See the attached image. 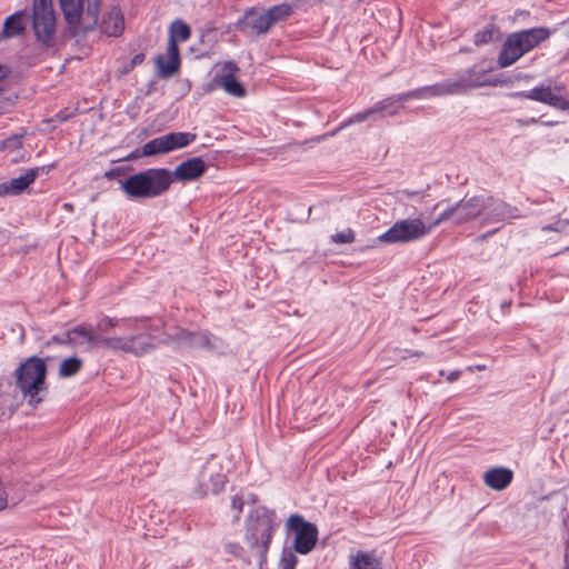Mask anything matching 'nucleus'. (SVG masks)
<instances>
[{"label":"nucleus","mask_w":569,"mask_h":569,"mask_svg":"<svg viewBox=\"0 0 569 569\" xmlns=\"http://www.w3.org/2000/svg\"><path fill=\"white\" fill-rule=\"evenodd\" d=\"M59 4L74 32H88L98 26L101 0H59Z\"/></svg>","instance_id":"6"},{"label":"nucleus","mask_w":569,"mask_h":569,"mask_svg":"<svg viewBox=\"0 0 569 569\" xmlns=\"http://www.w3.org/2000/svg\"><path fill=\"white\" fill-rule=\"evenodd\" d=\"M350 569H381V562L373 553L359 551L351 558Z\"/></svg>","instance_id":"26"},{"label":"nucleus","mask_w":569,"mask_h":569,"mask_svg":"<svg viewBox=\"0 0 569 569\" xmlns=\"http://www.w3.org/2000/svg\"><path fill=\"white\" fill-rule=\"evenodd\" d=\"M399 102H401V100H398V96L390 97L382 101L377 102L372 107V109H373L375 114L382 113V114H387V116H393V114L398 113L399 109L401 108Z\"/></svg>","instance_id":"27"},{"label":"nucleus","mask_w":569,"mask_h":569,"mask_svg":"<svg viewBox=\"0 0 569 569\" xmlns=\"http://www.w3.org/2000/svg\"><path fill=\"white\" fill-rule=\"evenodd\" d=\"M196 139V134L188 132H170L158 138H154L142 147L143 156H158L166 154L176 149H181L188 146Z\"/></svg>","instance_id":"13"},{"label":"nucleus","mask_w":569,"mask_h":569,"mask_svg":"<svg viewBox=\"0 0 569 569\" xmlns=\"http://www.w3.org/2000/svg\"><path fill=\"white\" fill-rule=\"evenodd\" d=\"M171 172L168 169H147L129 176L121 182L124 193L132 199L156 198L171 186Z\"/></svg>","instance_id":"2"},{"label":"nucleus","mask_w":569,"mask_h":569,"mask_svg":"<svg viewBox=\"0 0 569 569\" xmlns=\"http://www.w3.org/2000/svg\"><path fill=\"white\" fill-rule=\"evenodd\" d=\"M40 171H44V168H32L27 170L23 174L18 178H13L8 182L0 184V194L18 196L29 188L39 176Z\"/></svg>","instance_id":"18"},{"label":"nucleus","mask_w":569,"mask_h":569,"mask_svg":"<svg viewBox=\"0 0 569 569\" xmlns=\"http://www.w3.org/2000/svg\"><path fill=\"white\" fill-rule=\"evenodd\" d=\"M512 477V471L507 468H492L485 473V483L495 490H502L510 485Z\"/></svg>","instance_id":"24"},{"label":"nucleus","mask_w":569,"mask_h":569,"mask_svg":"<svg viewBox=\"0 0 569 569\" xmlns=\"http://www.w3.org/2000/svg\"><path fill=\"white\" fill-rule=\"evenodd\" d=\"M144 60V54L143 53H137L132 59L131 61L129 62V64L123 69L122 73H128L129 71H131L138 64H141Z\"/></svg>","instance_id":"39"},{"label":"nucleus","mask_w":569,"mask_h":569,"mask_svg":"<svg viewBox=\"0 0 569 569\" xmlns=\"http://www.w3.org/2000/svg\"><path fill=\"white\" fill-rule=\"evenodd\" d=\"M541 123H542L543 126H547V127H552V126L557 124V122H555V121H543V122H541Z\"/></svg>","instance_id":"47"},{"label":"nucleus","mask_w":569,"mask_h":569,"mask_svg":"<svg viewBox=\"0 0 569 569\" xmlns=\"http://www.w3.org/2000/svg\"><path fill=\"white\" fill-rule=\"evenodd\" d=\"M562 86H556L553 89L549 86H537L528 92H518L516 96L538 101L559 110L569 111V100L556 93L557 91H562Z\"/></svg>","instance_id":"14"},{"label":"nucleus","mask_w":569,"mask_h":569,"mask_svg":"<svg viewBox=\"0 0 569 569\" xmlns=\"http://www.w3.org/2000/svg\"><path fill=\"white\" fill-rule=\"evenodd\" d=\"M236 28L246 37H257L267 33L271 27L264 11L250 9L237 21Z\"/></svg>","instance_id":"16"},{"label":"nucleus","mask_w":569,"mask_h":569,"mask_svg":"<svg viewBox=\"0 0 569 569\" xmlns=\"http://www.w3.org/2000/svg\"><path fill=\"white\" fill-rule=\"evenodd\" d=\"M537 122H538V120L536 118H531L529 120H518V123L520 126H531V124H535Z\"/></svg>","instance_id":"45"},{"label":"nucleus","mask_w":569,"mask_h":569,"mask_svg":"<svg viewBox=\"0 0 569 569\" xmlns=\"http://www.w3.org/2000/svg\"><path fill=\"white\" fill-rule=\"evenodd\" d=\"M129 337H103L100 336L99 346H103L111 350H120L129 353Z\"/></svg>","instance_id":"28"},{"label":"nucleus","mask_w":569,"mask_h":569,"mask_svg":"<svg viewBox=\"0 0 569 569\" xmlns=\"http://www.w3.org/2000/svg\"><path fill=\"white\" fill-rule=\"evenodd\" d=\"M460 375H461V371H460V370H455V371L449 372V373L446 376V378H447V380H448L449 382H453V381H456V380H458V379H459Z\"/></svg>","instance_id":"44"},{"label":"nucleus","mask_w":569,"mask_h":569,"mask_svg":"<svg viewBox=\"0 0 569 569\" xmlns=\"http://www.w3.org/2000/svg\"><path fill=\"white\" fill-rule=\"evenodd\" d=\"M241 550L239 543L230 542L226 545V551L234 557H241Z\"/></svg>","instance_id":"40"},{"label":"nucleus","mask_w":569,"mask_h":569,"mask_svg":"<svg viewBox=\"0 0 569 569\" xmlns=\"http://www.w3.org/2000/svg\"><path fill=\"white\" fill-rule=\"evenodd\" d=\"M439 375H440L441 377L447 376V375H446V372H445L443 370H440Z\"/></svg>","instance_id":"51"},{"label":"nucleus","mask_w":569,"mask_h":569,"mask_svg":"<svg viewBox=\"0 0 569 569\" xmlns=\"http://www.w3.org/2000/svg\"><path fill=\"white\" fill-rule=\"evenodd\" d=\"M206 171V163L200 157H194L181 162L171 172V179L180 181L196 180Z\"/></svg>","instance_id":"19"},{"label":"nucleus","mask_w":569,"mask_h":569,"mask_svg":"<svg viewBox=\"0 0 569 569\" xmlns=\"http://www.w3.org/2000/svg\"><path fill=\"white\" fill-rule=\"evenodd\" d=\"M9 74V68L4 64H0V92L3 91L2 80Z\"/></svg>","instance_id":"42"},{"label":"nucleus","mask_w":569,"mask_h":569,"mask_svg":"<svg viewBox=\"0 0 569 569\" xmlns=\"http://www.w3.org/2000/svg\"><path fill=\"white\" fill-rule=\"evenodd\" d=\"M106 177H107V178H110V177H111V173L107 172V173H106Z\"/></svg>","instance_id":"52"},{"label":"nucleus","mask_w":569,"mask_h":569,"mask_svg":"<svg viewBox=\"0 0 569 569\" xmlns=\"http://www.w3.org/2000/svg\"><path fill=\"white\" fill-rule=\"evenodd\" d=\"M495 27L492 24L486 26L475 34V44L481 46L489 43L493 38Z\"/></svg>","instance_id":"33"},{"label":"nucleus","mask_w":569,"mask_h":569,"mask_svg":"<svg viewBox=\"0 0 569 569\" xmlns=\"http://www.w3.org/2000/svg\"><path fill=\"white\" fill-rule=\"evenodd\" d=\"M118 320L110 317H103L97 323V330L101 332H108L110 329L118 325Z\"/></svg>","instance_id":"36"},{"label":"nucleus","mask_w":569,"mask_h":569,"mask_svg":"<svg viewBox=\"0 0 569 569\" xmlns=\"http://www.w3.org/2000/svg\"><path fill=\"white\" fill-rule=\"evenodd\" d=\"M563 569H569V551L568 549L565 552V567Z\"/></svg>","instance_id":"46"},{"label":"nucleus","mask_w":569,"mask_h":569,"mask_svg":"<svg viewBox=\"0 0 569 569\" xmlns=\"http://www.w3.org/2000/svg\"><path fill=\"white\" fill-rule=\"evenodd\" d=\"M481 86H483V81H481L480 74L473 69H468L457 79H447L440 83L419 88L417 90L399 94L398 100H401L402 102L411 98L460 94L468 91L469 89Z\"/></svg>","instance_id":"5"},{"label":"nucleus","mask_w":569,"mask_h":569,"mask_svg":"<svg viewBox=\"0 0 569 569\" xmlns=\"http://www.w3.org/2000/svg\"><path fill=\"white\" fill-rule=\"evenodd\" d=\"M129 353L134 355L137 357L142 356L150 350L154 349V343L152 342V338L147 335H137L129 337Z\"/></svg>","instance_id":"25"},{"label":"nucleus","mask_w":569,"mask_h":569,"mask_svg":"<svg viewBox=\"0 0 569 569\" xmlns=\"http://www.w3.org/2000/svg\"><path fill=\"white\" fill-rule=\"evenodd\" d=\"M63 208L67 209V210H72L73 207H72L71 203H64Z\"/></svg>","instance_id":"48"},{"label":"nucleus","mask_w":569,"mask_h":569,"mask_svg":"<svg viewBox=\"0 0 569 569\" xmlns=\"http://www.w3.org/2000/svg\"><path fill=\"white\" fill-rule=\"evenodd\" d=\"M543 230H558V228H553L552 226H547L542 228Z\"/></svg>","instance_id":"50"},{"label":"nucleus","mask_w":569,"mask_h":569,"mask_svg":"<svg viewBox=\"0 0 569 569\" xmlns=\"http://www.w3.org/2000/svg\"><path fill=\"white\" fill-rule=\"evenodd\" d=\"M190 28L187 23L181 20H174L170 26V37L169 41H186L190 37Z\"/></svg>","instance_id":"30"},{"label":"nucleus","mask_w":569,"mask_h":569,"mask_svg":"<svg viewBox=\"0 0 569 569\" xmlns=\"http://www.w3.org/2000/svg\"><path fill=\"white\" fill-rule=\"evenodd\" d=\"M239 72L238 66L232 61H227L222 64L220 70L214 76V82L221 87L227 93L242 98L246 94V89L237 80Z\"/></svg>","instance_id":"15"},{"label":"nucleus","mask_w":569,"mask_h":569,"mask_svg":"<svg viewBox=\"0 0 569 569\" xmlns=\"http://www.w3.org/2000/svg\"><path fill=\"white\" fill-rule=\"evenodd\" d=\"M156 67L161 78H170L178 72L180 67V54L178 44L169 41L166 56L159 54L156 58Z\"/></svg>","instance_id":"17"},{"label":"nucleus","mask_w":569,"mask_h":569,"mask_svg":"<svg viewBox=\"0 0 569 569\" xmlns=\"http://www.w3.org/2000/svg\"><path fill=\"white\" fill-rule=\"evenodd\" d=\"M487 201V219L492 221H502L506 219H516L519 217L518 209L505 201L497 200L493 197H485Z\"/></svg>","instance_id":"21"},{"label":"nucleus","mask_w":569,"mask_h":569,"mask_svg":"<svg viewBox=\"0 0 569 569\" xmlns=\"http://www.w3.org/2000/svg\"><path fill=\"white\" fill-rule=\"evenodd\" d=\"M67 333L63 337L53 336L51 340L47 342V346H50L51 343H60V345H67Z\"/></svg>","instance_id":"43"},{"label":"nucleus","mask_w":569,"mask_h":569,"mask_svg":"<svg viewBox=\"0 0 569 569\" xmlns=\"http://www.w3.org/2000/svg\"><path fill=\"white\" fill-rule=\"evenodd\" d=\"M551 36L548 28H531L510 33L502 44L498 57V64L507 68L518 61L527 52L537 48Z\"/></svg>","instance_id":"4"},{"label":"nucleus","mask_w":569,"mask_h":569,"mask_svg":"<svg viewBox=\"0 0 569 569\" xmlns=\"http://www.w3.org/2000/svg\"><path fill=\"white\" fill-rule=\"evenodd\" d=\"M355 239L356 236L351 229H346L331 236V241L335 243H352Z\"/></svg>","instance_id":"34"},{"label":"nucleus","mask_w":569,"mask_h":569,"mask_svg":"<svg viewBox=\"0 0 569 569\" xmlns=\"http://www.w3.org/2000/svg\"><path fill=\"white\" fill-rule=\"evenodd\" d=\"M272 532L273 512L263 507L256 508L247 519L244 539L260 567L266 562Z\"/></svg>","instance_id":"3"},{"label":"nucleus","mask_w":569,"mask_h":569,"mask_svg":"<svg viewBox=\"0 0 569 569\" xmlns=\"http://www.w3.org/2000/svg\"><path fill=\"white\" fill-rule=\"evenodd\" d=\"M46 377V360L36 356L26 359L16 369V386L29 405L36 407L42 402L41 393L47 391Z\"/></svg>","instance_id":"1"},{"label":"nucleus","mask_w":569,"mask_h":569,"mask_svg":"<svg viewBox=\"0 0 569 569\" xmlns=\"http://www.w3.org/2000/svg\"><path fill=\"white\" fill-rule=\"evenodd\" d=\"M489 236H490V233L488 232V233L481 234L478 239L486 240Z\"/></svg>","instance_id":"49"},{"label":"nucleus","mask_w":569,"mask_h":569,"mask_svg":"<svg viewBox=\"0 0 569 569\" xmlns=\"http://www.w3.org/2000/svg\"><path fill=\"white\" fill-rule=\"evenodd\" d=\"M82 368V360L78 357H69L60 363L59 376L61 378H69L77 375Z\"/></svg>","instance_id":"29"},{"label":"nucleus","mask_w":569,"mask_h":569,"mask_svg":"<svg viewBox=\"0 0 569 569\" xmlns=\"http://www.w3.org/2000/svg\"><path fill=\"white\" fill-rule=\"evenodd\" d=\"M31 26L37 42L46 48L54 44L57 18L52 0H33Z\"/></svg>","instance_id":"7"},{"label":"nucleus","mask_w":569,"mask_h":569,"mask_svg":"<svg viewBox=\"0 0 569 569\" xmlns=\"http://www.w3.org/2000/svg\"><path fill=\"white\" fill-rule=\"evenodd\" d=\"M375 112H373V109L370 108V109H367L365 111H361L359 113H356L353 114L351 118H349L346 122H343L342 124H340L339 128H337L336 130H333L329 136H335L337 132H339L340 130L353 124V123H357V122H362L367 119H369L371 116H373Z\"/></svg>","instance_id":"32"},{"label":"nucleus","mask_w":569,"mask_h":569,"mask_svg":"<svg viewBox=\"0 0 569 569\" xmlns=\"http://www.w3.org/2000/svg\"><path fill=\"white\" fill-rule=\"evenodd\" d=\"M161 343L171 346L174 349L214 348L208 331H188L180 327H177L173 332L166 333Z\"/></svg>","instance_id":"11"},{"label":"nucleus","mask_w":569,"mask_h":569,"mask_svg":"<svg viewBox=\"0 0 569 569\" xmlns=\"http://www.w3.org/2000/svg\"><path fill=\"white\" fill-rule=\"evenodd\" d=\"M124 29V21L122 12L119 8L112 7L109 11L103 13L100 23L102 33L109 37H119Z\"/></svg>","instance_id":"23"},{"label":"nucleus","mask_w":569,"mask_h":569,"mask_svg":"<svg viewBox=\"0 0 569 569\" xmlns=\"http://www.w3.org/2000/svg\"><path fill=\"white\" fill-rule=\"evenodd\" d=\"M28 21L29 14L27 10L16 11L4 20L0 38L11 39L23 36Z\"/></svg>","instance_id":"20"},{"label":"nucleus","mask_w":569,"mask_h":569,"mask_svg":"<svg viewBox=\"0 0 569 569\" xmlns=\"http://www.w3.org/2000/svg\"><path fill=\"white\" fill-rule=\"evenodd\" d=\"M22 134H13L2 141L1 149L8 151H14L22 147Z\"/></svg>","instance_id":"35"},{"label":"nucleus","mask_w":569,"mask_h":569,"mask_svg":"<svg viewBox=\"0 0 569 569\" xmlns=\"http://www.w3.org/2000/svg\"><path fill=\"white\" fill-rule=\"evenodd\" d=\"M231 506H232L233 509H236L238 511V513L241 512L242 511V507H243V499H242V497L234 496L232 498Z\"/></svg>","instance_id":"41"},{"label":"nucleus","mask_w":569,"mask_h":569,"mask_svg":"<svg viewBox=\"0 0 569 569\" xmlns=\"http://www.w3.org/2000/svg\"><path fill=\"white\" fill-rule=\"evenodd\" d=\"M435 227L426 224L421 218L403 219L395 222L378 240L386 243L410 242L427 236Z\"/></svg>","instance_id":"9"},{"label":"nucleus","mask_w":569,"mask_h":569,"mask_svg":"<svg viewBox=\"0 0 569 569\" xmlns=\"http://www.w3.org/2000/svg\"><path fill=\"white\" fill-rule=\"evenodd\" d=\"M100 335H97L92 329L87 328L84 325L77 326L67 331V345L82 346L87 343L90 349L99 347Z\"/></svg>","instance_id":"22"},{"label":"nucleus","mask_w":569,"mask_h":569,"mask_svg":"<svg viewBox=\"0 0 569 569\" xmlns=\"http://www.w3.org/2000/svg\"><path fill=\"white\" fill-rule=\"evenodd\" d=\"M298 558L291 551L283 552L281 558V569H295Z\"/></svg>","instance_id":"37"},{"label":"nucleus","mask_w":569,"mask_h":569,"mask_svg":"<svg viewBox=\"0 0 569 569\" xmlns=\"http://www.w3.org/2000/svg\"><path fill=\"white\" fill-rule=\"evenodd\" d=\"M487 209L485 196H475L465 198L455 206L446 209L433 222L432 226H439L443 221L451 220L456 224H461L479 217Z\"/></svg>","instance_id":"10"},{"label":"nucleus","mask_w":569,"mask_h":569,"mask_svg":"<svg viewBox=\"0 0 569 569\" xmlns=\"http://www.w3.org/2000/svg\"><path fill=\"white\" fill-rule=\"evenodd\" d=\"M9 505V497L7 492V488L3 481L0 479V511L4 510Z\"/></svg>","instance_id":"38"},{"label":"nucleus","mask_w":569,"mask_h":569,"mask_svg":"<svg viewBox=\"0 0 569 569\" xmlns=\"http://www.w3.org/2000/svg\"><path fill=\"white\" fill-rule=\"evenodd\" d=\"M287 527L296 535L293 548L297 552L306 555L313 549L318 539V529L313 523L299 515H291L287 520Z\"/></svg>","instance_id":"12"},{"label":"nucleus","mask_w":569,"mask_h":569,"mask_svg":"<svg viewBox=\"0 0 569 569\" xmlns=\"http://www.w3.org/2000/svg\"><path fill=\"white\" fill-rule=\"evenodd\" d=\"M229 471L230 468L224 466L220 458L211 456L199 472L197 483L192 489L193 495L198 498H204L209 493L218 495L228 481L227 473Z\"/></svg>","instance_id":"8"},{"label":"nucleus","mask_w":569,"mask_h":569,"mask_svg":"<svg viewBox=\"0 0 569 569\" xmlns=\"http://www.w3.org/2000/svg\"><path fill=\"white\" fill-rule=\"evenodd\" d=\"M264 13L270 27H272L274 23L288 18L291 14V8L287 4L273 6L264 11Z\"/></svg>","instance_id":"31"}]
</instances>
